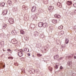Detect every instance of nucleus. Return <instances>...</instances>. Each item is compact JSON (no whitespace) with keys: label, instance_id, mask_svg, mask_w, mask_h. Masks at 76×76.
<instances>
[{"label":"nucleus","instance_id":"43","mask_svg":"<svg viewBox=\"0 0 76 76\" xmlns=\"http://www.w3.org/2000/svg\"><path fill=\"white\" fill-rule=\"evenodd\" d=\"M56 69H57L58 68V66H57V64H56Z\"/></svg>","mask_w":76,"mask_h":76},{"label":"nucleus","instance_id":"44","mask_svg":"<svg viewBox=\"0 0 76 76\" xmlns=\"http://www.w3.org/2000/svg\"><path fill=\"white\" fill-rule=\"evenodd\" d=\"M30 53H28V56H30Z\"/></svg>","mask_w":76,"mask_h":76},{"label":"nucleus","instance_id":"31","mask_svg":"<svg viewBox=\"0 0 76 76\" xmlns=\"http://www.w3.org/2000/svg\"><path fill=\"white\" fill-rule=\"evenodd\" d=\"M40 37H41V38H44V34H41L40 35Z\"/></svg>","mask_w":76,"mask_h":76},{"label":"nucleus","instance_id":"40","mask_svg":"<svg viewBox=\"0 0 76 76\" xmlns=\"http://www.w3.org/2000/svg\"><path fill=\"white\" fill-rule=\"evenodd\" d=\"M58 55H56L55 56H54V57H58Z\"/></svg>","mask_w":76,"mask_h":76},{"label":"nucleus","instance_id":"11","mask_svg":"<svg viewBox=\"0 0 76 76\" xmlns=\"http://www.w3.org/2000/svg\"><path fill=\"white\" fill-rule=\"evenodd\" d=\"M33 19L34 20H36L37 19V15H33Z\"/></svg>","mask_w":76,"mask_h":76},{"label":"nucleus","instance_id":"45","mask_svg":"<svg viewBox=\"0 0 76 76\" xmlns=\"http://www.w3.org/2000/svg\"><path fill=\"white\" fill-rule=\"evenodd\" d=\"M74 12L75 13H76V10L74 11Z\"/></svg>","mask_w":76,"mask_h":76},{"label":"nucleus","instance_id":"29","mask_svg":"<svg viewBox=\"0 0 76 76\" xmlns=\"http://www.w3.org/2000/svg\"><path fill=\"white\" fill-rule=\"evenodd\" d=\"M48 69H49V70H50V71H51L53 70V68L51 67V66H49L48 67Z\"/></svg>","mask_w":76,"mask_h":76},{"label":"nucleus","instance_id":"17","mask_svg":"<svg viewBox=\"0 0 76 76\" xmlns=\"http://www.w3.org/2000/svg\"><path fill=\"white\" fill-rule=\"evenodd\" d=\"M47 27V24L46 23H43V25L42 26V27L43 28H45Z\"/></svg>","mask_w":76,"mask_h":76},{"label":"nucleus","instance_id":"12","mask_svg":"<svg viewBox=\"0 0 76 76\" xmlns=\"http://www.w3.org/2000/svg\"><path fill=\"white\" fill-rule=\"evenodd\" d=\"M12 35H16L17 34V33L15 30H13L12 32Z\"/></svg>","mask_w":76,"mask_h":76},{"label":"nucleus","instance_id":"4","mask_svg":"<svg viewBox=\"0 0 76 76\" xmlns=\"http://www.w3.org/2000/svg\"><path fill=\"white\" fill-rule=\"evenodd\" d=\"M37 9V7L36 6H34L32 7V9L31 10V11L32 12H34Z\"/></svg>","mask_w":76,"mask_h":76},{"label":"nucleus","instance_id":"28","mask_svg":"<svg viewBox=\"0 0 76 76\" xmlns=\"http://www.w3.org/2000/svg\"><path fill=\"white\" fill-rule=\"evenodd\" d=\"M31 27L32 28H34L35 27V25L34 24H32L31 25Z\"/></svg>","mask_w":76,"mask_h":76},{"label":"nucleus","instance_id":"35","mask_svg":"<svg viewBox=\"0 0 76 76\" xmlns=\"http://www.w3.org/2000/svg\"><path fill=\"white\" fill-rule=\"evenodd\" d=\"M12 10L14 12H15L16 10V9H15V7H13L12 8Z\"/></svg>","mask_w":76,"mask_h":76},{"label":"nucleus","instance_id":"27","mask_svg":"<svg viewBox=\"0 0 76 76\" xmlns=\"http://www.w3.org/2000/svg\"><path fill=\"white\" fill-rule=\"evenodd\" d=\"M63 26H61L58 27V29H63Z\"/></svg>","mask_w":76,"mask_h":76},{"label":"nucleus","instance_id":"18","mask_svg":"<svg viewBox=\"0 0 76 76\" xmlns=\"http://www.w3.org/2000/svg\"><path fill=\"white\" fill-rule=\"evenodd\" d=\"M31 72L32 74H34L35 73V70L34 69H32L31 70Z\"/></svg>","mask_w":76,"mask_h":76},{"label":"nucleus","instance_id":"19","mask_svg":"<svg viewBox=\"0 0 76 76\" xmlns=\"http://www.w3.org/2000/svg\"><path fill=\"white\" fill-rule=\"evenodd\" d=\"M68 66L70 67H72V62H69Z\"/></svg>","mask_w":76,"mask_h":76},{"label":"nucleus","instance_id":"32","mask_svg":"<svg viewBox=\"0 0 76 76\" xmlns=\"http://www.w3.org/2000/svg\"><path fill=\"white\" fill-rule=\"evenodd\" d=\"M61 47H62V48H65V47H66V45H65V44L62 45H61Z\"/></svg>","mask_w":76,"mask_h":76},{"label":"nucleus","instance_id":"20","mask_svg":"<svg viewBox=\"0 0 76 76\" xmlns=\"http://www.w3.org/2000/svg\"><path fill=\"white\" fill-rule=\"evenodd\" d=\"M67 3L68 4V5H71L72 4V2L71 1H68L67 2Z\"/></svg>","mask_w":76,"mask_h":76},{"label":"nucleus","instance_id":"50","mask_svg":"<svg viewBox=\"0 0 76 76\" xmlns=\"http://www.w3.org/2000/svg\"><path fill=\"white\" fill-rule=\"evenodd\" d=\"M32 57H34V56H33Z\"/></svg>","mask_w":76,"mask_h":76},{"label":"nucleus","instance_id":"9","mask_svg":"<svg viewBox=\"0 0 76 76\" xmlns=\"http://www.w3.org/2000/svg\"><path fill=\"white\" fill-rule=\"evenodd\" d=\"M34 36H35V37H37V36H38V32L37 31H35L34 32Z\"/></svg>","mask_w":76,"mask_h":76},{"label":"nucleus","instance_id":"36","mask_svg":"<svg viewBox=\"0 0 76 76\" xmlns=\"http://www.w3.org/2000/svg\"><path fill=\"white\" fill-rule=\"evenodd\" d=\"M58 14H55L54 15L55 18H57V17L58 16Z\"/></svg>","mask_w":76,"mask_h":76},{"label":"nucleus","instance_id":"46","mask_svg":"<svg viewBox=\"0 0 76 76\" xmlns=\"http://www.w3.org/2000/svg\"><path fill=\"white\" fill-rule=\"evenodd\" d=\"M1 47V44H0V47Z\"/></svg>","mask_w":76,"mask_h":76},{"label":"nucleus","instance_id":"14","mask_svg":"<svg viewBox=\"0 0 76 76\" xmlns=\"http://www.w3.org/2000/svg\"><path fill=\"white\" fill-rule=\"evenodd\" d=\"M52 22L53 23H57V20L56 19H53L52 21Z\"/></svg>","mask_w":76,"mask_h":76},{"label":"nucleus","instance_id":"7","mask_svg":"<svg viewBox=\"0 0 76 76\" xmlns=\"http://www.w3.org/2000/svg\"><path fill=\"white\" fill-rule=\"evenodd\" d=\"M43 23L42 22H40L38 23V26L39 27H42L43 26Z\"/></svg>","mask_w":76,"mask_h":76},{"label":"nucleus","instance_id":"39","mask_svg":"<svg viewBox=\"0 0 76 76\" xmlns=\"http://www.w3.org/2000/svg\"><path fill=\"white\" fill-rule=\"evenodd\" d=\"M73 6L75 7H76V3H74L73 4Z\"/></svg>","mask_w":76,"mask_h":76},{"label":"nucleus","instance_id":"41","mask_svg":"<svg viewBox=\"0 0 76 76\" xmlns=\"http://www.w3.org/2000/svg\"><path fill=\"white\" fill-rule=\"evenodd\" d=\"M63 66H60V69H61V70L62 69H63Z\"/></svg>","mask_w":76,"mask_h":76},{"label":"nucleus","instance_id":"2","mask_svg":"<svg viewBox=\"0 0 76 76\" xmlns=\"http://www.w3.org/2000/svg\"><path fill=\"white\" fill-rule=\"evenodd\" d=\"M11 42H12V44L16 45V44H17V43H18V41L15 39H13L11 40Z\"/></svg>","mask_w":76,"mask_h":76},{"label":"nucleus","instance_id":"47","mask_svg":"<svg viewBox=\"0 0 76 76\" xmlns=\"http://www.w3.org/2000/svg\"><path fill=\"white\" fill-rule=\"evenodd\" d=\"M74 59H76V57H74Z\"/></svg>","mask_w":76,"mask_h":76},{"label":"nucleus","instance_id":"23","mask_svg":"<svg viewBox=\"0 0 76 76\" xmlns=\"http://www.w3.org/2000/svg\"><path fill=\"white\" fill-rule=\"evenodd\" d=\"M24 39L26 41H28V40L29 39V38L27 36H25L24 37Z\"/></svg>","mask_w":76,"mask_h":76},{"label":"nucleus","instance_id":"51","mask_svg":"<svg viewBox=\"0 0 76 76\" xmlns=\"http://www.w3.org/2000/svg\"><path fill=\"white\" fill-rule=\"evenodd\" d=\"M10 58H8V59H9Z\"/></svg>","mask_w":76,"mask_h":76},{"label":"nucleus","instance_id":"48","mask_svg":"<svg viewBox=\"0 0 76 76\" xmlns=\"http://www.w3.org/2000/svg\"><path fill=\"white\" fill-rule=\"evenodd\" d=\"M5 67V66H3V67Z\"/></svg>","mask_w":76,"mask_h":76},{"label":"nucleus","instance_id":"33","mask_svg":"<svg viewBox=\"0 0 76 76\" xmlns=\"http://www.w3.org/2000/svg\"><path fill=\"white\" fill-rule=\"evenodd\" d=\"M7 26V25L6 24H4L3 25V28L4 29V28H6Z\"/></svg>","mask_w":76,"mask_h":76},{"label":"nucleus","instance_id":"26","mask_svg":"<svg viewBox=\"0 0 76 76\" xmlns=\"http://www.w3.org/2000/svg\"><path fill=\"white\" fill-rule=\"evenodd\" d=\"M24 51H27V52H29V49L27 48H25L24 50Z\"/></svg>","mask_w":76,"mask_h":76},{"label":"nucleus","instance_id":"49","mask_svg":"<svg viewBox=\"0 0 76 76\" xmlns=\"http://www.w3.org/2000/svg\"><path fill=\"white\" fill-rule=\"evenodd\" d=\"M3 51H5V50H3Z\"/></svg>","mask_w":76,"mask_h":76},{"label":"nucleus","instance_id":"30","mask_svg":"<svg viewBox=\"0 0 76 76\" xmlns=\"http://www.w3.org/2000/svg\"><path fill=\"white\" fill-rule=\"evenodd\" d=\"M65 43L66 44H67L69 43V39H66L65 41Z\"/></svg>","mask_w":76,"mask_h":76},{"label":"nucleus","instance_id":"3","mask_svg":"<svg viewBox=\"0 0 76 76\" xmlns=\"http://www.w3.org/2000/svg\"><path fill=\"white\" fill-rule=\"evenodd\" d=\"M18 55L19 57H22L23 56V53H22V52L21 50H20L18 52Z\"/></svg>","mask_w":76,"mask_h":76},{"label":"nucleus","instance_id":"13","mask_svg":"<svg viewBox=\"0 0 76 76\" xmlns=\"http://www.w3.org/2000/svg\"><path fill=\"white\" fill-rule=\"evenodd\" d=\"M43 2L45 4H47L48 3V0H44Z\"/></svg>","mask_w":76,"mask_h":76},{"label":"nucleus","instance_id":"52","mask_svg":"<svg viewBox=\"0 0 76 76\" xmlns=\"http://www.w3.org/2000/svg\"><path fill=\"white\" fill-rule=\"evenodd\" d=\"M74 57H75V56H74Z\"/></svg>","mask_w":76,"mask_h":76},{"label":"nucleus","instance_id":"6","mask_svg":"<svg viewBox=\"0 0 76 76\" xmlns=\"http://www.w3.org/2000/svg\"><path fill=\"white\" fill-rule=\"evenodd\" d=\"M7 10H5L2 12V14L3 15H6L7 14Z\"/></svg>","mask_w":76,"mask_h":76},{"label":"nucleus","instance_id":"10","mask_svg":"<svg viewBox=\"0 0 76 76\" xmlns=\"http://www.w3.org/2000/svg\"><path fill=\"white\" fill-rule=\"evenodd\" d=\"M43 12V10L42 9H39L38 10V12L39 13H42Z\"/></svg>","mask_w":76,"mask_h":76},{"label":"nucleus","instance_id":"15","mask_svg":"<svg viewBox=\"0 0 76 76\" xmlns=\"http://www.w3.org/2000/svg\"><path fill=\"white\" fill-rule=\"evenodd\" d=\"M57 6L59 7H61V4H60V2H58L57 4Z\"/></svg>","mask_w":76,"mask_h":76},{"label":"nucleus","instance_id":"53","mask_svg":"<svg viewBox=\"0 0 76 76\" xmlns=\"http://www.w3.org/2000/svg\"><path fill=\"white\" fill-rule=\"evenodd\" d=\"M75 32L76 33V31H75Z\"/></svg>","mask_w":76,"mask_h":76},{"label":"nucleus","instance_id":"42","mask_svg":"<svg viewBox=\"0 0 76 76\" xmlns=\"http://www.w3.org/2000/svg\"><path fill=\"white\" fill-rule=\"evenodd\" d=\"M7 51H11V50H10V49H8L7 50Z\"/></svg>","mask_w":76,"mask_h":76},{"label":"nucleus","instance_id":"21","mask_svg":"<svg viewBox=\"0 0 76 76\" xmlns=\"http://www.w3.org/2000/svg\"><path fill=\"white\" fill-rule=\"evenodd\" d=\"M20 33L21 34H25V31L23 30H21Z\"/></svg>","mask_w":76,"mask_h":76},{"label":"nucleus","instance_id":"8","mask_svg":"<svg viewBox=\"0 0 76 76\" xmlns=\"http://www.w3.org/2000/svg\"><path fill=\"white\" fill-rule=\"evenodd\" d=\"M7 4L10 6H12V1H11L8 0L7 1Z\"/></svg>","mask_w":76,"mask_h":76},{"label":"nucleus","instance_id":"22","mask_svg":"<svg viewBox=\"0 0 76 76\" xmlns=\"http://www.w3.org/2000/svg\"><path fill=\"white\" fill-rule=\"evenodd\" d=\"M37 46L38 47H41V44L40 43H38L37 44Z\"/></svg>","mask_w":76,"mask_h":76},{"label":"nucleus","instance_id":"24","mask_svg":"<svg viewBox=\"0 0 76 76\" xmlns=\"http://www.w3.org/2000/svg\"><path fill=\"white\" fill-rule=\"evenodd\" d=\"M5 36L3 34H0V37H1V38H3Z\"/></svg>","mask_w":76,"mask_h":76},{"label":"nucleus","instance_id":"16","mask_svg":"<svg viewBox=\"0 0 76 76\" xmlns=\"http://www.w3.org/2000/svg\"><path fill=\"white\" fill-rule=\"evenodd\" d=\"M42 48L43 49L45 50H48V47H47V46L43 47Z\"/></svg>","mask_w":76,"mask_h":76},{"label":"nucleus","instance_id":"34","mask_svg":"<svg viewBox=\"0 0 76 76\" xmlns=\"http://www.w3.org/2000/svg\"><path fill=\"white\" fill-rule=\"evenodd\" d=\"M57 18H61V16L60 15H58V17H57Z\"/></svg>","mask_w":76,"mask_h":76},{"label":"nucleus","instance_id":"37","mask_svg":"<svg viewBox=\"0 0 76 76\" xmlns=\"http://www.w3.org/2000/svg\"><path fill=\"white\" fill-rule=\"evenodd\" d=\"M37 56H38V57H41V56H42V55L41 54H37Z\"/></svg>","mask_w":76,"mask_h":76},{"label":"nucleus","instance_id":"38","mask_svg":"<svg viewBox=\"0 0 76 76\" xmlns=\"http://www.w3.org/2000/svg\"><path fill=\"white\" fill-rule=\"evenodd\" d=\"M22 9L23 10H24V9H25V6L24 5L22 7Z\"/></svg>","mask_w":76,"mask_h":76},{"label":"nucleus","instance_id":"1","mask_svg":"<svg viewBox=\"0 0 76 76\" xmlns=\"http://www.w3.org/2000/svg\"><path fill=\"white\" fill-rule=\"evenodd\" d=\"M8 22L10 24H13L14 23V20L12 18H10L8 20Z\"/></svg>","mask_w":76,"mask_h":76},{"label":"nucleus","instance_id":"25","mask_svg":"<svg viewBox=\"0 0 76 76\" xmlns=\"http://www.w3.org/2000/svg\"><path fill=\"white\" fill-rule=\"evenodd\" d=\"M4 4H5V3H4V2H2L0 6H1L2 7H3L4 6Z\"/></svg>","mask_w":76,"mask_h":76},{"label":"nucleus","instance_id":"5","mask_svg":"<svg viewBox=\"0 0 76 76\" xmlns=\"http://www.w3.org/2000/svg\"><path fill=\"white\" fill-rule=\"evenodd\" d=\"M48 9L50 11V12H51V11H52V10H53V9H54V7L53 6H50L49 7Z\"/></svg>","mask_w":76,"mask_h":76}]
</instances>
